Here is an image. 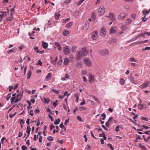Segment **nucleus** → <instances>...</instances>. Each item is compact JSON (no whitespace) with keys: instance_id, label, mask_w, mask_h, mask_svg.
Wrapping results in <instances>:
<instances>
[{"instance_id":"nucleus-1","label":"nucleus","mask_w":150,"mask_h":150,"mask_svg":"<svg viewBox=\"0 0 150 150\" xmlns=\"http://www.w3.org/2000/svg\"><path fill=\"white\" fill-rule=\"evenodd\" d=\"M88 54V51L85 48H83L82 49V51H78L76 54V60L80 59L82 57L85 56Z\"/></svg>"},{"instance_id":"nucleus-2","label":"nucleus","mask_w":150,"mask_h":150,"mask_svg":"<svg viewBox=\"0 0 150 150\" xmlns=\"http://www.w3.org/2000/svg\"><path fill=\"white\" fill-rule=\"evenodd\" d=\"M98 36V32L97 30L94 31L91 34V38L93 40H96Z\"/></svg>"},{"instance_id":"nucleus-3","label":"nucleus","mask_w":150,"mask_h":150,"mask_svg":"<svg viewBox=\"0 0 150 150\" xmlns=\"http://www.w3.org/2000/svg\"><path fill=\"white\" fill-rule=\"evenodd\" d=\"M105 8L103 6H100L98 11V14L101 16L103 14L105 11Z\"/></svg>"},{"instance_id":"nucleus-4","label":"nucleus","mask_w":150,"mask_h":150,"mask_svg":"<svg viewBox=\"0 0 150 150\" xmlns=\"http://www.w3.org/2000/svg\"><path fill=\"white\" fill-rule=\"evenodd\" d=\"M83 62L88 67L91 66L92 63L90 60L87 58H85L83 59Z\"/></svg>"},{"instance_id":"nucleus-5","label":"nucleus","mask_w":150,"mask_h":150,"mask_svg":"<svg viewBox=\"0 0 150 150\" xmlns=\"http://www.w3.org/2000/svg\"><path fill=\"white\" fill-rule=\"evenodd\" d=\"M106 17L109 18L112 21H115L116 20V18L114 14L112 13H110L108 14H107Z\"/></svg>"},{"instance_id":"nucleus-6","label":"nucleus","mask_w":150,"mask_h":150,"mask_svg":"<svg viewBox=\"0 0 150 150\" xmlns=\"http://www.w3.org/2000/svg\"><path fill=\"white\" fill-rule=\"evenodd\" d=\"M63 52L64 54L66 55H68L70 53L69 48L68 46H66L63 48Z\"/></svg>"},{"instance_id":"nucleus-7","label":"nucleus","mask_w":150,"mask_h":150,"mask_svg":"<svg viewBox=\"0 0 150 150\" xmlns=\"http://www.w3.org/2000/svg\"><path fill=\"white\" fill-rule=\"evenodd\" d=\"M127 15L124 13H121L118 16V19L119 20H122L124 19L127 16Z\"/></svg>"},{"instance_id":"nucleus-8","label":"nucleus","mask_w":150,"mask_h":150,"mask_svg":"<svg viewBox=\"0 0 150 150\" xmlns=\"http://www.w3.org/2000/svg\"><path fill=\"white\" fill-rule=\"evenodd\" d=\"M109 51L107 49L101 50L100 52V55L103 56L107 55L109 54Z\"/></svg>"},{"instance_id":"nucleus-9","label":"nucleus","mask_w":150,"mask_h":150,"mask_svg":"<svg viewBox=\"0 0 150 150\" xmlns=\"http://www.w3.org/2000/svg\"><path fill=\"white\" fill-rule=\"evenodd\" d=\"M106 33L105 28L104 27H103L100 30V35L103 37H104L105 36Z\"/></svg>"},{"instance_id":"nucleus-10","label":"nucleus","mask_w":150,"mask_h":150,"mask_svg":"<svg viewBox=\"0 0 150 150\" xmlns=\"http://www.w3.org/2000/svg\"><path fill=\"white\" fill-rule=\"evenodd\" d=\"M55 45L54 47L55 48H57L59 51H60L62 50V47L61 45L57 42H55L54 43Z\"/></svg>"},{"instance_id":"nucleus-11","label":"nucleus","mask_w":150,"mask_h":150,"mask_svg":"<svg viewBox=\"0 0 150 150\" xmlns=\"http://www.w3.org/2000/svg\"><path fill=\"white\" fill-rule=\"evenodd\" d=\"M149 40H146L144 41H138L134 43H133L132 44H131L130 45H132V44H135V45H138L139 44H141L142 43H146L148 42Z\"/></svg>"},{"instance_id":"nucleus-12","label":"nucleus","mask_w":150,"mask_h":150,"mask_svg":"<svg viewBox=\"0 0 150 150\" xmlns=\"http://www.w3.org/2000/svg\"><path fill=\"white\" fill-rule=\"evenodd\" d=\"M117 28L115 27H114L112 28L110 31V34L115 33L116 32Z\"/></svg>"},{"instance_id":"nucleus-13","label":"nucleus","mask_w":150,"mask_h":150,"mask_svg":"<svg viewBox=\"0 0 150 150\" xmlns=\"http://www.w3.org/2000/svg\"><path fill=\"white\" fill-rule=\"evenodd\" d=\"M130 80L132 83L135 84H136L137 83V82L134 79L132 76V74H131L130 77L129 78Z\"/></svg>"},{"instance_id":"nucleus-14","label":"nucleus","mask_w":150,"mask_h":150,"mask_svg":"<svg viewBox=\"0 0 150 150\" xmlns=\"http://www.w3.org/2000/svg\"><path fill=\"white\" fill-rule=\"evenodd\" d=\"M150 82H147L143 83L142 85L140 86V88H144L145 87L148 86V84H149Z\"/></svg>"},{"instance_id":"nucleus-15","label":"nucleus","mask_w":150,"mask_h":150,"mask_svg":"<svg viewBox=\"0 0 150 150\" xmlns=\"http://www.w3.org/2000/svg\"><path fill=\"white\" fill-rule=\"evenodd\" d=\"M17 48L16 47H13L9 51H7V52L8 54H10L11 52H15L17 50Z\"/></svg>"},{"instance_id":"nucleus-16","label":"nucleus","mask_w":150,"mask_h":150,"mask_svg":"<svg viewBox=\"0 0 150 150\" xmlns=\"http://www.w3.org/2000/svg\"><path fill=\"white\" fill-rule=\"evenodd\" d=\"M89 24L88 22L86 23L83 26V29L85 30H86L89 28Z\"/></svg>"},{"instance_id":"nucleus-17","label":"nucleus","mask_w":150,"mask_h":150,"mask_svg":"<svg viewBox=\"0 0 150 150\" xmlns=\"http://www.w3.org/2000/svg\"><path fill=\"white\" fill-rule=\"evenodd\" d=\"M42 47L44 49H46L47 48L48 46V44L47 43L42 41Z\"/></svg>"},{"instance_id":"nucleus-18","label":"nucleus","mask_w":150,"mask_h":150,"mask_svg":"<svg viewBox=\"0 0 150 150\" xmlns=\"http://www.w3.org/2000/svg\"><path fill=\"white\" fill-rule=\"evenodd\" d=\"M142 137L144 139V141L146 142H148L149 141V140H150V135L147 138L145 137V136L143 135Z\"/></svg>"},{"instance_id":"nucleus-19","label":"nucleus","mask_w":150,"mask_h":150,"mask_svg":"<svg viewBox=\"0 0 150 150\" xmlns=\"http://www.w3.org/2000/svg\"><path fill=\"white\" fill-rule=\"evenodd\" d=\"M132 22V20L130 18H129L126 19L125 23H126L127 25H129Z\"/></svg>"},{"instance_id":"nucleus-20","label":"nucleus","mask_w":150,"mask_h":150,"mask_svg":"<svg viewBox=\"0 0 150 150\" xmlns=\"http://www.w3.org/2000/svg\"><path fill=\"white\" fill-rule=\"evenodd\" d=\"M52 74L50 73H49L48 75L46 77L45 80L46 81H48L52 77Z\"/></svg>"},{"instance_id":"nucleus-21","label":"nucleus","mask_w":150,"mask_h":150,"mask_svg":"<svg viewBox=\"0 0 150 150\" xmlns=\"http://www.w3.org/2000/svg\"><path fill=\"white\" fill-rule=\"evenodd\" d=\"M26 132L28 133L27 137H28L29 135L30 134V131L31 130V129L30 126H28Z\"/></svg>"},{"instance_id":"nucleus-22","label":"nucleus","mask_w":150,"mask_h":150,"mask_svg":"<svg viewBox=\"0 0 150 150\" xmlns=\"http://www.w3.org/2000/svg\"><path fill=\"white\" fill-rule=\"evenodd\" d=\"M32 73V72L31 70L29 71L27 74V79H30Z\"/></svg>"},{"instance_id":"nucleus-23","label":"nucleus","mask_w":150,"mask_h":150,"mask_svg":"<svg viewBox=\"0 0 150 150\" xmlns=\"http://www.w3.org/2000/svg\"><path fill=\"white\" fill-rule=\"evenodd\" d=\"M76 67L79 68H82V65L81 63L79 62H77L76 63Z\"/></svg>"},{"instance_id":"nucleus-24","label":"nucleus","mask_w":150,"mask_h":150,"mask_svg":"<svg viewBox=\"0 0 150 150\" xmlns=\"http://www.w3.org/2000/svg\"><path fill=\"white\" fill-rule=\"evenodd\" d=\"M69 33V32L67 30H64L63 33V35L65 36L68 35Z\"/></svg>"},{"instance_id":"nucleus-25","label":"nucleus","mask_w":150,"mask_h":150,"mask_svg":"<svg viewBox=\"0 0 150 150\" xmlns=\"http://www.w3.org/2000/svg\"><path fill=\"white\" fill-rule=\"evenodd\" d=\"M69 77V74H67L64 77L62 78L61 79L62 81H65L67 80V79H68Z\"/></svg>"},{"instance_id":"nucleus-26","label":"nucleus","mask_w":150,"mask_h":150,"mask_svg":"<svg viewBox=\"0 0 150 150\" xmlns=\"http://www.w3.org/2000/svg\"><path fill=\"white\" fill-rule=\"evenodd\" d=\"M128 27L125 24H124L122 25L121 28L123 30L128 29Z\"/></svg>"},{"instance_id":"nucleus-27","label":"nucleus","mask_w":150,"mask_h":150,"mask_svg":"<svg viewBox=\"0 0 150 150\" xmlns=\"http://www.w3.org/2000/svg\"><path fill=\"white\" fill-rule=\"evenodd\" d=\"M94 79V77L93 75H91L90 77H89V81L90 83H91L92 81H93Z\"/></svg>"},{"instance_id":"nucleus-28","label":"nucleus","mask_w":150,"mask_h":150,"mask_svg":"<svg viewBox=\"0 0 150 150\" xmlns=\"http://www.w3.org/2000/svg\"><path fill=\"white\" fill-rule=\"evenodd\" d=\"M1 18H3V17H6V12L4 11H2L1 12Z\"/></svg>"},{"instance_id":"nucleus-29","label":"nucleus","mask_w":150,"mask_h":150,"mask_svg":"<svg viewBox=\"0 0 150 150\" xmlns=\"http://www.w3.org/2000/svg\"><path fill=\"white\" fill-rule=\"evenodd\" d=\"M150 11V9H149V11H145L144 10L142 12V13L144 15L146 16L147 14H148L149 13V12Z\"/></svg>"},{"instance_id":"nucleus-30","label":"nucleus","mask_w":150,"mask_h":150,"mask_svg":"<svg viewBox=\"0 0 150 150\" xmlns=\"http://www.w3.org/2000/svg\"><path fill=\"white\" fill-rule=\"evenodd\" d=\"M73 23L71 22H70L68 24H67L66 25V27L68 28H70L71 27Z\"/></svg>"},{"instance_id":"nucleus-31","label":"nucleus","mask_w":150,"mask_h":150,"mask_svg":"<svg viewBox=\"0 0 150 150\" xmlns=\"http://www.w3.org/2000/svg\"><path fill=\"white\" fill-rule=\"evenodd\" d=\"M69 60L67 58H65L64 59V64L65 65H67L69 63Z\"/></svg>"},{"instance_id":"nucleus-32","label":"nucleus","mask_w":150,"mask_h":150,"mask_svg":"<svg viewBox=\"0 0 150 150\" xmlns=\"http://www.w3.org/2000/svg\"><path fill=\"white\" fill-rule=\"evenodd\" d=\"M60 120L59 118H58L57 119H56L55 121L54 122V124L55 125H58L60 122Z\"/></svg>"},{"instance_id":"nucleus-33","label":"nucleus","mask_w":150,"mask_h":150,"mask_svg":"<svg viewBox=\"0 0 150 150\" xmlns=\"http://www.w3.org/2000/svg\"><path fill=\"white\" fill-rule=\"evenodd\" d=\"M138 107L139 109L141 110L143 109L144 106L143 104H139L138 105Z\"/></svg>"},{"instance_id":"nucleus-34","label":"nucleus","mask_w":150,"mask_h":150,"mask_svg":"<svg viewBox=\"0 0 150 150\" xmlns=\"http://www.w3.org/2000/svg\"><path fill=\"white\" fill-rule=\"evenodd\" d=\"M120 84L122 85H124L125 83V80L123 78L120 79Z\"/></svg>"},{"instance_id":"nucleus-35","label":"nucleus","mask_w":150,"mask_h":150,"mask_svg":"<svg viewBox=\"0 0 150 150\" xmlns=\"http://www.w3.org/2000/svg\"><path fill=\"white\" fill-rule=\"evenodd\" d=\"M43 101L45 103L48 104L50 101V99L48 98H44Z\"/></svg>"},{"instance_id":"nucleus-36","label":"nucleus","mask_w":150,"mask_h":150,"mask_svg":"<svg viewBox=\"0 0 150 150\" xmlns=\"http://www.w3.org/2000/svg\"><path fill=\"white\" fill-rule=\"evenodd\" d=\"M101 117H103L101 119L103 120H105L106 117V115L104 113H103L101 115Z\"/></svg>"},{"instance_id":"nucleus-37","label":"nucleus","mask_w":150,"mask_h":150,"mask_svg":"<svg viewBox=\"0 0 150 150\" xmlns=\"http://www.w3.org/2000/svg\"><path fill=\"white\" fill-rule=\"evenodd\" d=\"M60 16V14H58L57 13H55V18L56 19H58L59 17Z\"/></svg>"},{"instance_id":"nucleus-38","label":"nucleus","mask_w":150,"mask_h":150,"mask_svg":"<svg viewBox=\"0 0 150 150\" xmlns=\"http://www.w3.org/2000/svg\"><path fill=\"white\" fill-rule=\"evenodd\" d=\"M77 48V47L76 46H73L71 49L72 51L73 52H74L76 51V49Z\"/></svg>"},{"instance_id":"nucleus-39","label":"nucleus","mask_w":150,"mask_h":150,"mask_svg":"<svg viewBox=\"0 0 150 150\" xmlns=\"http://www.w3.org/2000/svg\"><path fill=\"white\" fill-rule=\"evenodd\" d=\"M91 17L94 21L95 20V19H96V15H95V14L94 13H92Z\"/></svg>"},{"instance_id":"nucleus-40","label":"nucleus","mask_w":150,"mask_h":150,"mask_svg":"<svg viewBox=\"0 0 150 150\" xmlns=\"http://www.w3.org/2000/svg\"><path fill=\"white\" fill-rule=\"evenodd\" d=\"M129 61L131 62H137V61L134 59V57H132L130 59Z\"/></svg>"},{"instance_id":"nucleus-41","label":"nucleus","mask_w":150,"mask_h":150,"mask_svg":"<svg viewBox=\"0 0 150 150\" xmlns=\"http://www.w3.org/2000/svg\"><path fill=\"white\" fill-rule=\"evenodd\" d=\"M51 91H53L55 93L59 94L60 93L59 91L56 90L54 89H52Z\"/></svg>"},{"instance_id":"nucleus-42","label":"nucleus","mask_w":150,"mask_h":150,"mask_svg":"<svg viewBox=\"0 0 150 150\" xmlns=\"http://www.w3.org/2000/svg\"><path fill=\"white\" fill-rule=\"evenodd\" d=\"M56 128L57 129V130L55 131V130H54L53 131V134H54L56 132H58L59 131V127L58 126H56Z\"/></svg>"},{"instance_id":"nucleus-43","label":"nucleus","mask_w":150,"mask_h":150,"mask_svg":"<svg viewBox=\"0 0 150 150\" xmlns=\"http://www.w3.org/2000/svg\"><path fill=\"white\" fill-rule=\"evenodd\" d=\"M11 93L8 94L7 96L6 97V101H8V100L11 97Z\"/></svg>"},{"instance_id":"nucleus-44","label":"nucleus","mask_w":150,"mask_h":150,"mask_svg":"<svg viewBox=\"0 0 150 150\" xmlns=\"http://www.w3.org/2000/svg\"><path fill=\"white\" fill-rule=\"evenodd\" d=\"M79 110L80 111L86 110V108L83 107H80Z\"/></svg>"},{"instance_id":"nucleus-45","label":"nucleus","mask_w":150,"mask_h":150,"mask_svg":"<svg viewBox=\"0 0 150 150\" xmlns=\"http://www.w3.org/2000/svg\"><path fill=\"white\" fill-rule=\"evenodd\" d=\"M87 73V71L86 70H83L81 72V74L82 75L86 74Z\"/></svg>"},{"instance_id":"nucleus-46","label":"nucleus","mask_w":150,"mask_h":150,"mask_svg":"<svg viewBox=\"0 0 150 150\" xmlns=\"http://www.w3.org/2000/svg\"><path fill=\"white\" fill-rule=\"evenodd\" d=\"M59 127L62 129L65 128V131L66 130V128L64 127L63 124V123L59 125Z\"/></svg>"},{"instance_id":"nucleus-47","label":"nucleus","mask_w":150,"mask_h":150,"mask_svg":"<svg viewBox=\"0 0 150 150\" xmlns=\"http://www.w3.org/2000/svg\"><path fill=\"white\" fill-rule=\"evenodd\" d=\"M15 97H12L11 99V103L12 104H13V103L15 101Z\"/></svg>"},{"instance_id":"nucleus-48","label":"nucleus","mask_w":150,"mask_h":150,"mask_svg":"<svg viewBox=\"0 0 150 150\" xmlns=\"http://www.w3.org/2000/svg\"><path fill=\"white\" fill-rule=\"evenodd\" d=\"M34 50H35V52L38 53H39V50L38 49V47H36L34 48Z\"/></svg>"},{"instance_id":"nucleus-49","label":"nucleus","mask_w":150,"mask_h":150,"mask_svg":"<svg viewBox=\"0 0 150 150\" xmlns=\"http://www.w3.org/2000/svg\"><path fill=\"white\" fill-rule=\"evenodd\" d=\"M47 139L49 141H52L53 140V138L52 137L49 136L47 137Z\"/></svg>"},{"instance_id":"nucleus-50","label":"nucleus","mask_w":150,"mask_h":150,"mask_svg":"<svg viewBox=\"0 0 150 150\" xmlns=\"http://www.w3.org/2000/svg\"><path fill=\"white\" fill-rule=\"evenodd\" d=\"M108 146L110 147V148L111 150H113L114 149V148L112 147V145L111 144H108Z\"/></svg>"},{"instance_id":"nucleus-51","label":"nucleus","mask_w":150,"mask_h":150,"mask_svg":"<svg viewBox=\"0 0 150 150\" xmlns=\"http://www.w3.org/2000/svg\"><path fill=\"white\" fill-rule=\"evenodd\" d=\"M91 96L95 100L97 101L98 102H99V101L98 99L96 98L95 96Z\"/></svg>"},{"instance_id":"nucleus-52","label":"nucleus","mask_w":150,"mask_h":150,"mask_svg":"<svg viewBox=\"0 0 150 150\" xmlns=\"http://www.w3.org/2000/svg\"><path fill=\"white\" fill-rule=\"evenodd\" d=\"M141 119L142 120H145L146 121H148V119L147 118L145 117H142L141 118Z\"/></svg>"},{"instance_id":"nucleus-53","label":"nucleus","mask_w":150,"mask_h":150,"mask_svg":"<svg viewBox=\"0 0 150 150\" xmlns=\"http://www.w3.org/2000/svg\"><path fill=\"white\" fill-rule=\"evenodd\" d=\"M139 146L140 147H141L143 149H146V148L144 146L142 145L141 144H139Z\"/></svg>"},{"instance_id":"nucleus-54","label":"nucleus","mask_w":150,"mask_h":150,"mask_svg":"<svg viewBox=\"0 0 150 150\" xmlns=\"http://www.w3.org/2000/svg\"><path fill=\"white\" fill-rule=\"evenodd\" d=\"M138 139H142V138H141L140 136L139 135H137V137L136 139V140H138Z\"/></svg>"},{"instance_id":"nucleus-55","label":"nucleus","mask_w":150,"mask_h":150,"mask_svg":"<svg viewBox=\"0 0 150 150\" xmlns=\"http://www.w3.org/2000/svg\"><path fill=\"white\" fill-rule=\"evenodd\" d=\"M78 108L76 106L75 108L73 110V112L75 114L76 112L78 110Z\"/></svg>"},{"instance_id":"nucleus-56","label":"nucleus","mask_w":150,"mask_h":150,"mask_svg":"<svg viewBox=\"0 0 150 150\" xmlns=\"http://www.w3.org/2000/svg\"><path fill=\"white\" fill-rule=\"evenodd\" d=\"M18 86V83H16L15 84L14 88V90H16L17 89Z\"/></svg>"},{"instance_id":"nucleus-57","label":"nucleus","mask_w":150,"mask_h":150,"mask_svg":"<svg viewBox=\"0 0 150 150\" xmlns=\"http://www.w3.org/2000/svg\"><path fill=\"white\" fill-rule=\"evenodd\" d=\"M136 16V14H133L131 15V17L134 18L135 19Z\"/></svg>"},{"instance_id":"nucleus-58","label":"nucleus","mask_w":150,"mask_h":150,"mask_svg":"<svg viewBox=\"0 0 150 150\" xmlns=\"http://www.w3.org/2000/svg\"><path fill=\"white\" fill-rule=\"evenodd\" d=\"M150 50V47H146L145 48L142 49V50Z\"/></svg>"},{"instance_id":"nucleus-59","label":"nucleus","mask_w":150,"mask_h":150,"mask_svg":"<svg viewBox=\"0 0 150 150\" xmlns=\"http://www.w3.org/2000/svg\"><path fill=\"white\" fill-rule=\"evenodd\" d=\"M46 111L49 112L50 114H52V111L49 108H47L46 109Z\"/></svg>"},{"instance_id":"nucleus-60","label":"nucleus","mask_w":150,"mask_h":150,"mask_svg":"<svg viewBox=\"0 0 150 150\" xmlns=\"http://www.w3.org/2000/svg\"><path fill=\"white\" fill-rule=\"evenodd\" d=\"M84 0H80L78 4V5L79 6L81 5V3L84 1Z\"/></svg>"},{"instance_id":"nucleus-61","label":"nucleus","mask_w":150,"mask_h":150,"mask_svg":"<svg viewBox=\"0 0 150 150\" xmlns=\"http://www.w3.org/2000/svg\"><path fill=\"white\" fill-rule=\"evenodd\" d=\"M35 33V32L34 31H32L31 33H29L28 35L30 36H32Z\"/></svg>"},{"instance_id":"nucleus-62","label":"nucleus","mask_w":150,"mask_h":150,"mask_svg":"<svg viewBox=\"0 0 150 150\" xmlns=\"http://www.w3.org/2000/svg\"><path fill=\"white\" fill-rule=\"evenodd\" d=\"M82 78L83 79V81L84 82H86L87 81V79H86V77L85 76H83L82 77Z\"/></svg>"},{"instance_id":"nucleus-63","label":"nucleus","mask_w":150,"mask_h":150,"mask_svg":"<svg viewBox=\"0 0 150 150\" xmlns=\"http://www.w3.org/2000/svg\"><path fill=\"white\" fill-rule=\"evenodd\" d=\"M142 126L145 129H149L150 128L149 127H147V126H146L145 125H142Z\"/></svg>"},{"instance_id":"nucleus-64","label":"nucleus","mask_w":150,"mask_h":150,"mask_svg":"<svg viewBox=\"0 0 150 150\" xmlns=\"http://www.w3.org/2000/svg\"><path fill=\"white\" fill-rule=\"evenodd\" d=\"M21 148L22 150H25V149H27V147L23 145L22 146Z\"/></svg>"}]
</instances>
